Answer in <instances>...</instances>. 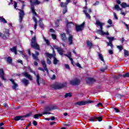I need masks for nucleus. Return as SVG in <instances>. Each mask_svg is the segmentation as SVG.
I'll list each match as a JSON object with an SVG mask.
<instances>
[{"instance_id":"f257e3e1","label":"nucleus","mask_w":129,"mask_h":129,"mask_svg":"<svg viewBox=\"0 0 129 129\" xmlns=\"http://www.w3.org/2000/svg\"><path fill=\"white\" fill-rule=\"evenodd\" d=\"M31 13L33 14V20L35 23L34 28L35 30H36L37 29L38 21L37 20V18H36L35 17H38V14H37V12H36V10H35V7L31 6Z\"/></svg>"},{"instance_id":"f03ea898","label":"nucleus","mask_w":129,"mask_h":129,"mask_svg":"<svg viewBox=\"0 0 129 129\" xmlns=\"http://www.w3.org/2000/svg\"><path fill=\"white\" fill-rule=\"evenodd\" d=\"M67 82H65L63 84L58 83L57 84H53L51 85V88H53V89H55V90L62 89V88H64V87H67Z\"/></svg>"},{"instance_id":"7ed1b4c3","label":"nucleus","mask_w":129,"mask_h":129,"mask_svg":"<svg viewBox=\"0 0 129 129\" xmlns=\"http://www.w3.org/2000/svg\"><path fill=\"white\" fill-rule=\"evenodd\" d=\"M31 46L33 49H40V45L38 44L36 40V36L32 38Z\"/></svg>"},{"instance_id":"20e7f679","label":"nucleus","mask_w":129,"mask_h":129,"mask_svg":"<svg viewBox=\"0 0 129 129\" xmlns=\"http://www.w3.org/2000/svg\"><path fill=\"white\" fill-rule=\"evenodd\" d=\"M96 24L98 27H100V29L98 30L96 33L100 35L103 32V25H104V23H101L100 21L97 20L96 21Z\"/></svg>"},{"instance_id":"39448f33","label":"nucleus","mask_w":129,"mask_h":129,"mask_svg":"<svg viewBox=\"0 0 129 129\" xmlns=\"http://www.w3.org/2000/svg\"><path fill=\"white\" fill-rule=\"evenodd\" d=\"M66 32L67 33V34L69 35L68 37L69 44L73 45V35L70 34V30H69V28H67L66 30Z\"/></svg>"},{"instance_id":"423d86ee","label":"nucleus","mask_w":129,"mask_h":129,"mask_svg":"<svg viewBox=\"0 0 129 129\" xmlns=\"http://www.w3.org/2000/svg\"><path fill=\"white\" fill-rule=\"evenodd\" d=\"M41 64L44 69L41 67H39L38 69V70H40V71H42L43 72H45V71H46L47 73H49V70H48V68H47V64H46V62L43 60L41 61Z\"/></svg>"},{"instance_id":"0eeeda50","label":"nucleus","mask_w":129,"mask_h":129,"mask_svg":"<svg viewBox=\"0 0 129 129\" xmlns=\"http://www.w3.org/2000/svg\"><path fill=\"white\" fill-rule=\"evenodd\" d=\"M85 26V22H83L81 25H79L78 24H76V32H81L84 29Z\"/></svg>"},{"instance_id":"6e6552de","label":"nucleus","mask_w":129,"mask_h":129,"mask_svg":"<svg viewBox=\"0 0 129 129\" xmlns=\"http://www.w3.org/2000/svg\"><path fill=\"white\" fill-rule=\"evenodd\" d=\"M81 82V81L78 79H75V80L70 81V84L73 86H77L79 85Z\"/></svg>"},{"instance_id":"1a4fd4ad","label":"nucleus","mask_w":129,"mask_h":129,"mask_svg":"<svg viewBox=\"0 0 129 129\" xmlns=\"http://www.w3.org/2000/svg\"><path fill=\"white\" fill-rule=\"evenodd\" d=\"M10 30L9 29H6L5 31L4 32V34L3 33L0 32V37L3 38L4 40L7 39V37H9L10 36Z\"/></svg>"},{"instance_id":"9d476101","label":"nucleus","mask_w":129,"mask_h":129,"mask_svg":"<svg viewBox=\"0 0 129 129\" xmlns=\"http://www.w3.org/2000/svg\"><path fill=\"white\" fill-rule=\"evenodd\" d=\"M92 102H94V101L89 100L88 101H81L77 102L75 103L76 105H79V106H81V105H86L88 103H92Z\"/></svg>"},{"instance_id":"9b49d317","label":"nucleus","mask_w":129,"mask_h":129,"mask_svg":"<svg viewBox=\"0 0 129 129\" xmlns=\"http://www.w3.org/2000/svg\"><path fill=\"white\" fill-rule=\"evenodd\" d=\"M19 11H20V12L19 13V22L20 23H22L23 22V19H24V17L25 16V12L23 11V10H22L21 9H18Z\"/></svg>"},{"instance_id":"f8f14e48","label":"nucleus","mask_w":129,"mask_h":129,"mask_svg":"<svg viewBox=\"0 0 129 129\" xmlns=\"http://www.w3.org/2000/svg\"><path fill=\"white\" fill-rule=\"evenodd\" d=\"M51 110H52L51 107L46 106L44 109V111L42 112V114H51L52 113L49 112L51 111Z\"/></svg>"},{"instance_id":"ddd939ff","label":"nucleus","mask_w":129,"mask_h":129,"mask_svg":"<svg viewBox=\"0 0 129 129\" xmlns=\"http://www.w3.org/2000/svg\"><path fill=\"white\" fill-rule=\"evenodd\" d=\"M0 78H1L3 81H6V80L5 77V71H4L3 69H0Z\"/></svg>"},{"instance_id":"4468645a","label":"nucleus","mask_w":129,"mask_h":129,"mask_svg":"<svg viewBox=\"0 0 129 129\" xmlns=\"http://www.w3.org/2000/svg\"><path fill=\"white\" fill-rule=\"evenodd\" d=\"M94 82H96V80L93 78L89 77L86 79L87 84H91V83H94Z\"/></svg>"},{"instance_id":"2eb2a0df","label":"nucleus","mask_w":129,"mask_h":129,"mask_svg":"<svg viewBox=\"0 0 129 129\" xmlns=\"http://www.w3.org/2000/svg\"><path fill=\"white\" fill-rule=\"evenodd\" d=\"M22 74L23 76H24L25 77H27L29 79V80H33V78L32 77L31 75H29L28 72H23L22 73Z\"/></svg>"},{"instance_id":"dca6fc26","label":"nucleus","mask_w":129,"mask_h":129,"mask_svg":"<svg viewBox=\"0 0 129 129\" xmlns=\"http://www.w3.org/2000/svg\"><path fill=\"white\" fill-rule=\"evenodd\" d=\"M71 25H74L73 22H69L68 20H66V27L67 29H70L71 28Z\"/></svg>"},{"instance_id":"f3484780","label":"nucleus","mask_w":129,"mask_h":129,"mask_svg":"<svg viewBox=\"0 0 129 129\" xmlns=\"http://www.w3.org/2000/svg\"><path fill=\"white\" fill-rule=\"evenodd\" d=\"M14 120L16 121H19V120H25L23 115L16 116L14 118Z\"/></svg>"},{"instance_id":"a211bd4d","label":"nucleus","mask_w":129,"mask_h":129,"mask_svg":"<svg viewBox=\"0 0 129 129\" xmlns=\"http://www.w3.org/2000/svg\"><path fill=\"white\" fill-rule=\"evenodd\" d=\"M22 83L24 85V86H28L29 85V80H27L26 78H23L22 80Z\"/></svg>"},{"instance_id":"6ab92c4d","label":"nucleus","mask_w":129,"mask_h":129,"mask_svg":"<svg viewBox=\"0 0 129 129\" xmlns=\"http://www.w3.org/2000/svg\"><path fill=\"white\" fill-rule=\"evenodd\" d=\"M35 1V2H33V0H30V3L31 6H33V5H40L41 4V2H40V1L38 0Z\"/></svg>"},{"instance_id":"aec40b11","label":"nucleus","mask_w":129,"mask_h":129,"mask_svg":"<svg viewBox=\"0 0 129 129\" xmlns=\"http://www.w3.org/2000/svg\"><path fill=\"white\" fill-rule=\"evenodd\" d=\"M60 22H62V19L60 18L58 19H57L56 21L55 22V25L56 28H58L59 27V25L60 24Z\"/></svg>"},{"instance_id":"412c9836","label":"nucleus","mask_w":129,"mask_h":129,"mask_svg":"<svg viewBox=\"0 0 129 129\" xmlns=\"http://www.w3.org/2000/svg\"><path fill=\"white\" fill-rule=\"evenodd\" d=\"M83 13L85 14L86 18H88V20H91V16L87 13V11L84 10Z\"/></svg>"},{"instance_id":"4be33fe9","label":"nucleus","mask_w":129,"mask_h":129,"mask_svg":"<svg viewBox=\"0 0 129 129\" xmlns=\"http://www.w3.org/2000/svg\"><path fill=\"white\" fill-rule=\"evenodd\" d=\"M38 26L41 29H44V28L45 27V26L44 25V23H43V21L42 20H39L38 23Z\"/></svg>"},{"instance_id":"5701e85b","label":"nucleus","mask_w":129,"mask_h":129,"mask_svg":"<svg viewBox=\"0 0 129 129\" xmlns=\"http://www.w3.org/2000/svg\"><path fill=\"white\" fill-rule=\"evenodd\" d=\"M40 79L41 78L40 77V75L39 74L36 75V82L38 86H40Z\"/></svg>"},{"instance_id":"b1692460","label":"nucleus","mask_w":129,"mask_h":129,"mask_svg":"<svg viewBox=\"0 0 129 129\" xmlns=\"http://www.w3.org/2000/svg\"><path fill=\"white\" fill-rule=\"evenodd\" d=\"M120 6L122 9H125V8H128L129 5L126 4V3L123 2L120 4Z\"/></svg>"},{"instance_id":"393cba45","label":"nucleus","mask_w":129,"mask_h":129,"mask_svg":"<svg viewBox=\"0 0 129 129\" xmlns=\"http://www.w3.org/2000/svg\"><path fill=\"white\" fill-rule=\"evenodd\" d=\"M97 54L100 60L102 61V62H104V59L103 58V56H102V54L99 52H97Z\"/></svg>"},{"instance_id":"a878e982","label":"nucleus","mask_w":129,"mask_h":129,"mask_svg":"<svg viewBox=\"0 0 129 129\" xmlns=\"http://www.w3.org/2000/svg\"><path fill=\"white\" fill-rule=\"evenodd\" d=\"M87 45L90 49H91L92 48V46H93V44H92V42H90V41L88 40L87 41Z\"/></svg>"},{"instance_id":"bb28decb","label":"nucleus","mask_w":129,"mask_h":129,"mask_svg":"<svg viewBox=\"0 0 129 129\" xmlns=\"http://www.w3.org/2000/svg\"><path fill=\"white\" fill-rule=\"evenodd\" d=\"M61 8H64V9H67V6L68 5L66 3L61 2L60 4Z\"/></svg>"},{"instance_id":"cd10ccee","label":"nucleus","mask_w":129,"mask_h":129,"mask_svg":"<svg viewBox=\"0 0 129 129\" xmlns=\"http://www.w3.org/2000/svg\"><path fill=\"white\" fill-rule=\"evenodd\" d=\"M61 38L62 41H66L67 40V37H66V34L65 33H62L61 34Z\"/></svg>"},{"instance_id":"c85d7f7f","label":"nucleus","mask_w":129,"mask_h":129,"mask_svg":"<svg viewBox=\"0 0 129 129\" xmlns=\"http://www.w3.org/2000/svg\"><path fill=\"white\" fill-rule=\"evenodd\" d=\"M0 21L1 23H3L4 24H7L8 23V21L4 18L3 16L0 17Z\"/></svg>"},{"instance_id":"c756f323","label":"nucleus","mask_w":129,"mask_h":129,"mask_svg":"<svg viewBox=\"0 0 129 129\" xmlns=\"http://www.w3.org/2000/svg\"><path fill=\"white\" fill-rule=\"evenodd\" d=\"M7 61L9 64L13 63V59L12 58V57H11V56H8V57H7Z\"/></svg>"},{"instance_id":"7c9ffc66","label":"nucleus","mask_w":129,"mask_h":129,"mask_svg":"<svg viewBox=\"0 0 129 129\" xmlns=\"http://www.w3.org/2000/svg\"><path fill=\"white\" fill-rule=\"evenodd\" d=\"M58 62H59V60L57 59V58H56L55 56H53V64L54 65H57V64H58Z\"/></svg>"},{"instance_id":"2f4dec72","label":"nucleus","mask_w":129,"mask_h":129,"mask_svg":"<svg viewBox=\"0 0 129 129\" xmlns=\"http://www.w3.org/2000/svg\"><path fill=\"white\" fill-rule=\"evenodd\" d=\"M46 56L48 57V58H54L55 57V55L52 53H49L48 52H46Z\"/></svg>"},{"instance_id":"473e14b6","label":"nucleus","mask_w":129,"mask_h":129,"mask_svg":"<svg viewBox=\"0 0 129 129\" xmlns=\"http://www.w3.org/2000/svg\"><path fill=\"white\" fill-rule=\"evenodd\" d=\"M123 52H124V57H128V56H129V51H128V50H127L126 49H124Z\"/></svg>"},{"instance_id":"72a5a7b5","label":"nucleus","mask_w":129,"mask_h":129,"mask_svg":"<svg viewBox=\"0 0 129 129\" xmlns=\"http://www.w3.org/2000/svg\"><path fill=\"white\" fill-rule=\"evenodd\" d=\"M64 56H66V57H68L70 60L72 59L71 57H72V54H71V52H68L67 54H64Z\"/></svg>"},{"instance_id":"f704fd0d","label":"nucleus","mask_w":129,"mask_h":129,"mask_svg":"<svg viewBox=\"0 0 129 129\" xmlns=\"http://www.w3.org/2000/svg\"><path fill=\"white\" fill-rule=\"evenodd\" d=\"M122 77V75L119 74L117 76H114L113 78L114 79H115L116 80H118V79H119L120 78H121Z\"/></svg>"},{"instance_id":"c9c22d12","label":"nucleus","mask_w":129,"mask_h":129,"mask_svg":"<svg viewBox=\"0 0 129 129\" xmlns=\"http://www.w3.org/2000/svg\"><path fill=\"white\" fill-rule=\"evenodd\" d=\"M42 115H43V113L35 114L34 115L33 117L34 118H39V116H42Z\"/></svg>"},{"instance_id":"e433bc0d","label":"nucleus","mask_w":129,"mask_h":129,"mask_svg":"<svg viewBox=\"0 0 129 129\" xmlns=\"http://www.w3.org/2000/svg\"><path fill=\"white\" fill-rule=\"evenodd\" d=\"M67 97H72V94L71 93H67L64 95V98H67Z\"/></svg>"},{"instance_id":"4c0bfd02","label":"nucleus","mask_w":129,"mask_h":129,"mask_svg":"<svg viewBox=\"0 0 129 129\" xmlns=\"http://www.w3.org/2000/svg\"><path fill=\"white\" fill-rule=\"evenodd\" d=\"M57 52L60 55L62 56L63 55V53H64V51L62 49H57Z\"/></svg>"},{"instance_id":"58836bf2","label":"nucleus","mask_w":129,"mask_h":129,"mask_svg":"<svg viewBox=\"0 0 129 129\" xmlns=\"http://www.w3.org/2000/svg\"><path fill=\"white\" fill-rule=\"evenodd\" d=\"M32 115V112H29V113L26 114V115H23L24 117H30Z\"/></svg>"},{"instance_id":"ea45409f","label":"nucleus","mask_w":129,"mask_h":129,"mask_svg":"<svg viewBox=\"0 0 129 129\" xmlns=\"http://www.w3.org/2000/svg\"><path fill=\"white\" fill-rule=\"evenodd\" d=\"M20 3H21L22 4V8L23 9L25 7H26V5H25V1H22V0H18Z\"/></svg>"},{"instance_id":"a19ab883","label":"nucleus","mask_w":129,"mask_h":129,"mask_svg":"<svg viewBox=\"0 0 129 129\" xmlns=\"http://www.w3.org/2000/svg\"><path fill=\"white\" fill-rule=\"evenodd\" d=\"M44 40L47 46H50V41H49V39H46L45 38H44Z\"/></svg>"},{"instance_id":"79ce46f5","label":"nucleus","mask_w":129,"mask_h":129,"mask_svg":"<svg viewBox=\"0 0 129 129\" xmlns=\"http://www.w3.org/2000/svg\"><path fill=\"white\" fill-rule=\"evenodd\" d=\"M33 58L36 60V61H37V62H39V58L38 57V56L35 54H33Z\"/></svg>"},{"instance_id":"37998d69","label":"nucleus","mask_w":129,"mask_h":129,"mask_svg":"<svg viewBox=\"0 0 129 129\" xmlns=\"http://www.w3.org/2000/svg\"><path fill=\"white\" fill-rule=\"evenodd\" d=\"M18 86H19V85H18V84L15 83L14 84H13L12 88H13L14 89H17V87H18Z\"/></svg>"},{"instance_id":"c03bdc74","label":"nucleus","mask_w":129,"mask_h":129,"mask_svg":"<svg viewBox=\"0 0 129 129\" xmlns=\"http://www.w3.org/2000/svg\"><path fill=\"white\" fill-rule=\"evenodd\" d=\"M10 51L14 53L15 55H17V54H18V52H17V49H10Z\"/></svg>"},{"instance_id":"a18cd8bd","label":"nucleus","mask_w":129,"mask_h":129,"mask_svg":"<svg viewBox=\"0 0 129 129\" xmlns=\"http://www.w3.org/2000/svg\"><path fill=\"white\" fill-rule=\"evenodd\" d=\"M28 70H29L30 72H31V73H32L33 74H34V75L36 76V72L35 71H33V70H32V69H31V68L29 67Z\"/></svg>"},{"instance_id":"49530a36","label":"nucleus","mask_w":129,"mask_h":129,"mask_svg":"<svg viewBox=\"0 0 129 129\" xmlns=\"http://www.w3.org/2000/svg\"><path fill=\"white\" fill-rule=\"evenodd\" d=\"M122 76V77H123V78H125L126 77H127L129 78V73H126L123 74Z\"/></svg>"},{"instance_id":"de8ad7c7","label":"nucleus","mask_w":129,"mask_h":129,"mask_svg":"<svg viewBox=\"0 0 129 129\" xmlns=\"http://www.w3.org/2000/svg\"><path fill=\"white\" fill-rule=\"evenodd\" d=\"M100 35H101V36H104V35H106V36H108V35H109V33L108 32H104L103 31Z\"/></svg>"},{"instance_id":"09e8293b","label":"nucleus","mask_w":129,"mask_h":129,"mask_svg":"<svg viewBox=\"0 0 129 129\" xmlns=\"http://www.w3.org/2000/svg\"><path fill=\"white\" fill-rule=\"evenodd\" d=\"M51 110H54L55 109H58V107H57L56 105H53V106H52L51 107H50Z\"/></svg>"},{"instance_id":"8fccbe9b","label":"nucleus","mask_w":129,"mask_h":129,"mask_svg":"<svg viewBox=\"0 0 129 129\" xmlns=\"http://www.w3.org/2000/svg\"><path fill=\"white\" fill-rule=\"evenodd\" d=\"M107 39L109 40V42H112L114 40V37H107Z\"/></svg>"},{"instance_id":"3c124183","label":"nucleus","mask_w":129,"mask_h":129,"mask_svg":"<svg viewBox=\"0 0 129 129\" xmlns=\"http://www.w3.org/2000/svg\"><path fill=\"white\" fill-rule=\"evenodd\" d=\"M96 119H97L98 121H102V117H96Z\"/></svg>"},{"instance_id":"603ef678","label":"nucleus","mask_w":129,"mask_h":129,"mask_svg":"<svg viewBox=\"0 0 129 129\" xmlns=\"http://www.w3.org/2000/svg\"><path fill=\"white\" fill-rule=\"evenodd\" d=\"M114 9L115 10H121V9H120V8L119 7V6H118V5H116L114 6Z\"/></svg>"},{"instance_id":"864d4df0","label":"nucleus","mask_w":129,"mask_h":129,"mask_svg":"<svg viewBox=\"0 0 129 129\" xmlns=\"http://www.w3.org/2000/svg\"><path fill=\"white\" fill-rule=\"evenodd\" d=\"M64 67L66 69H68V70H70V66H69V64H65Z\"/></svg>"},{"instance_id":"5fc2aeb1","label":"nucleus","mask_w":129,"mask_h":129,"mask_svg":"<svg viewBox=\"0 0 129 129\" xmlns=\"http://www.w3.org/2000/svg\"><path fill=\"white\" fill-rule=\"evenodd\" d=\"M51 37H52V39H53V40H56V39H57V36H56L55 34H52Z\"/></svg>"},{"instance_id":"6e6d98bb","label":"nucleus","mask_w":129,"mask_h":129,"mask_svg":"<svg viewBox=\"0 0 129 129\" xmlns=\"http://www.w3.org/2000/svg\"><path fill=\"white\" fill-rule=\"evenodd\" d=\"M47 63L48 64V65H51V64H52L51 60H50L49 58H47Z\"/></svg>"},{"instance_id":"4d7b16f0","label":"nucleus","mask_w":129,"mask_h":129,"mask_svg":"<svg viewBox=\"0 0 129 129\" xmlns=\"http://www.w3.org/2000/svg\"><path fill=\"white\" fill-rule=\"evenodd\" d=\"M32 123L33 125H34L35 126H36V125H38V122H37V121L36 120H33Z\"/></svg>"},{"instance_id":"13d9d810","label":"nucleus","mask_w":129,"mask_h":129,"mask_svg":"<svg viewBox=\"0 0 129 129\" xmlns=\"http://www.w3.org/2000/svg\"><path fill=\"white\" fill-rule=\"evenodd\" d=\"M95 119H96V117H91V118L89 119V120H90V121H94V120H95Z\"/></svg>"},{"instance_id":"bf43d9fd","label":"nucleus","mask_w":129,"mask_h":129,"mask_svg":"<svg viewBox=\"0 0 129 129\" xmlns=\"http://www.w3.org/2000/svg\"><path fill=\"white\" fill-rule=\"evenodd\" d=\"M106 69H107V66H106L105 67V68L101 69L100 71H101V72H104V71H105V70H106Z\"/></svg>"},{"instance_id":"052dcab7","label":"nucleus","mask_w":129,"mask_h":129,"mask_svg":"<svg viewBox=\"0 0 129 129\" xmlns=\"http://www.w3.org/2000/svg\"><path fill=\"white\" fill-rule=\"evenodd\" d=\"M66 13H67V8H64V9L63 10L62 14L65 15Z\"/></svg>"},{"instance_id":"680f3d73","label":"nucleus","mask_w":129,"mask_h":129,"mask_svg":"<svg viewBox=\"0 0 129 129\" xmlns=\"http://www.w3.org/2000/svg\"><path fill=\"white\" fill-rule=\"evenodd\" d=\"M107 23L109 24V25H112V20L109 19L107 21Z\"/></svg>"},{"instance_id":"e2e57ef3","label":"nucleus","mask_w":129,"mask_h":129,"mask_svg":"<svg viewBox=\"0 0 129 129\" xmlns=\"http://www.w3.org/2000/svg\"><path fill=\"white\" fill-rule=\"evenodd\" d=\"M108 52H109V54H110V55H112V54H113V50L111 49H109L108 50Z\"/></svg>"},{"instance_id":"0e129e2a","label":"nucleus","mask_w":129,"mask_h":129,"mask_svg":"<svg viewBox=\"0 0 129 129\" xmlns=\"http://www.w3.org/2000/svg\"><path fill=\"white\" fill-rule=\"evenodd\" d=\"M114 110L115 112H119L120 111L119 110V109H118V108H114Z\"/></svg>"},{"instance_id":"69168bd1","label":"nucleus","mask_w":129,"mask_h":129,"mask_svg":"<svg viewBox=\"0 0 129 129\" xmlns=\"http://www.w3.org/2000/svg\"><path fill=\"white\" fill-rule=\"evenodd\" d=\"M123 24H124V26H125L127 30H129L128 25H127L126 23H125L124 22L123 23Z\"/></svg>"},{"instance_id":"338daca9","label":"nucleus","mask_w":129,"mask_h":129,"mask_svg":"<svg viewBox=\"0 0 129 129\" xmlns=\"http://www.w3.org/2000/svg\"><path fill=\"white\" fill-rule=\"evenodd\" d=\"M108 46H110V47H112V42L111 41H109L108 43Z\"/></svg>"},{"instance_id":"774afa93","label":"nucleus","mask_w":129,"mask_h":129,"mask_svg":"<svg viewBox=\"0 0 129 129\" xmlns=\"http://www.w3.org/2000/svg\"><path fill=\"white\" fill-rule=\"evenodd\" d=\"M50 119L51 120H55L56 119V117H55V116H51Z\"/></svg>"}]
</instances>
